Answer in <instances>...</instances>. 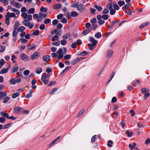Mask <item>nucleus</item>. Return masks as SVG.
<instances>
[{
    "instance_id": "obj_1",
    "label": "nucleus",
    "mask_w": 150,
    "mask_h": 150,
    "mask_svg": "<svg viewBox=\"0 0 150 150\" xmlns=\"http://www.w3.org/2000/svg\"><path fill=\"white\" fill-rule=\"evenodd\" d=\"M49 74H43L42 75L41 80L44 82L45 85L47 84L49 81V79L46 80V79L49 78Z\"/></svg>"
},
{
    "instance_id": "obj_2",
    "label": "nucleus",
    "mask_w": 150,
    "mask_h": 150,
    "mask_svg": "<svg viewBox=\"0 0 150 150\" xmlns=\"http://www.w3.org/2000/svg\"><path fill=\"white\" fill-rule=\"evenodd\" d=\"M76 8L77 10L79 11L80 12H83L85 10L84 5H83L82 4H78Z\"/></svg>"
},
{
    "instance_id": "obj_3",
    "label": "nucleus",
    "mask_w": 150,
    "mask_h": 150,
    "mask_svg": "<svg viewBox=\"0 0 150 150\" xmlns=\"http://www.w3.org/2000/svg\"><path fill=\"white\" fill-rule=\"evenodd\" d=\"M97 19L98 20V23L100 25H101L105 23V21L102 19V16L100 15H98L97 16Z\"/></svg>"
},
{
    "instance_id": "obj_4",
    "label": "nucleus",
    "mask_w": 150,
    "mask_h": 150,
    "mask_svg": "<svg viewBox=\"0 0 150 150\" xmlns=\"http://www.w3.org/2000/svg\"><path fill=\"white\" fill-rule=\"evenodd\" d=\"M10 13L8 12L5 16L6 19L5 20V23L7 25H9L10 24L9 17Z\"/></svg>"
},
{
    "instance_id": "obj_5",
    "label": "nucleus",
    "mask_w": 150,
    "mask_h": 150,
    "mask_svg": "<svg viewBox=\"0 0 150 150\" xmlns=\"http://www.w3.org/2000/svg\"><path fill=\"white\" fill-rule=\"evenodd\" d=\"M47 17V15L45 14L42 13H39V17L38 21L40 22L41 21L43 18H46Z\"/></svg>"
},
{
    "instance_id": "obj_6",
    "label": "nucleus",
    "mask_w": 150,
    "mask_h": 150,
    "mask_svg": "<svg viewBox=\"0 0 150 150\" xmlns=\"http://www.w3.org/2000/svg\"><path fill=\"white\" fill-rule=\"evenodd\" d=\"M20 57L21 59L24 61H27L29 59L28 57L25 54H21Z\"/></svg>"
},
{
    "instance_id": "obj_7",
    "label": "nucleus",
    "mask_w": 150,
    "mask_h": 150,
    "mask_svg": "<svg viewBox=\"0 0 150 150\" xmlns=\"http://www.w3.org/2000/svg\"><path fill=\"white\" fill-rule=\"evenodd\" d=\"M39 53L38 52H35L32 54L31 56V58L33 60H34L37 58Z\"/></svg>"
},
{
    "instance_id": "obj_8",
    "label": "nucleus",
    "mask_w": 150,
    "mask_h": 150,
    "mask_svg": "<svg viewBox=\"0 0 150 150\" xmlns=\"http://www.w3.org/2000/svg\"><path fill=\"white\" fill-rule=\"evenodd\" d=\"M90 42L93 44L94 45H96L98 43L97 41L96 40L92 37H90L89 38Z\"/></svg>"
},
{
    "instance_id": "obj_9",
    "label": "nucleus",
    "mask_w": 150,
    "mask_h": 150,
    "mask_svg": "<svg viewBox=\"0 0 150 150\" xmlns=\"http://www.w3.org/2000/svg\"><path fill=\"white\" fill-rule=\"evenodd\" d=\"M71 36V34L70 33H68L62 36V38L66 40Z\"/></svg>"
},
{
    "instance_id": "obj_10",
    "label": "nucleus",
    "mask_w": 150,
    "mask_h": 150,
    "mask_svg": "<svg viewBox=\"0 0 150 150\" xmlns=\"http://www.w3.org/2000/svg\"><path fill=\"white\" fill-rule=\"evenodd\" d=\"M113 53V51L112 50H108L107 52V57L108 59L111 58Z\"/></svg>"
},
{
    "instance_id": "obj_11",
    "label": "nucleus",
    "mask_w": 150,
    "mask_h": 150,
    "mask_svg": "<svg viewBox=\"0 0 150 150\" xmlns=\"http://www.w3.org/2000/svg\"><path fill=\"white\" fill-rule=\"evenodd\" d=\"M6 96V92L4 91L0 92V99L2 100Z\"/></svg>"
},
{
    "instance_id": "obj_12",
    "label": "nucleus",
    "mask_w": 150,
    "mask_h": 150,
    "mask_svg": "<svg viewBox=\"0 0 150 150\" xmlns=\"http://www.w3.org/2000/svg\"><path fill=\"white\" fill-rule=\"evenodd\" d=\"M43 60L45 62L49 61L50 60V56L48 55L44 56L43 57Z\"/></svg>"
},
{
    "instance_id": "obj_13",
    "label": "nucleus",
    "mask_w": 150,
    "mask_h": 150,
    "mask_svg": "<svg viewBox=\"0 0 150 150\" xmlns=\"http://www.w3.org/2000/svg\"><path fill=\"white\" fill-rule=\"evenodd\" d=\"M18 69V66H14L12 67L11 69V71L13 73L16 72Z\"/></svg>"
},
{
    "instance_id": "obj_14",
    "label": "nucleus",
    "mask_w": 150,
    "mask_h": 150,
    "mask_svg": "<svg viewBox=\"0 0 150 150\" xmlns=\"http://www.w3.org/2000/svg\"><path fill=\"white\" fill-rule=\"evenodd\" d=\"M23 108L19 107L17 106L14 109V112L15 113L20 111L22 110Z\"/></svg>"
},
{
    "instance_id": "obj_15",
    "label": "nucleus",
    "mask_w": 150,
    "mask_h": 150,
    "mask_svg": "<svg viewBox=\"0 0 150 150\" xmlns=\"http://www.w3.org/2000/svg\"><path fill=\"white\" fill-rule=\"evenodd\" d=\"M113 2L110 3L108 4L107 5V8L109 9L110 10L112 9L113 8Z\"/></svg>"
},
{
    "instance_id": "obj_16",
    "label": "nucleus",
    "mask_w": 150,
    "mask_h": 150,
    "mask_svg": "<svg viewBox=\"0 0 150 150\" xmlns=\"http://www.w3.org/2000/svg\"><path fill=\"white\" fill-rule=\"evenodd\" d=\"M98 26L96 23L91 24V29L93 30H95L97 28Z\"/></svg>"
},
{
    "instance_id": "obj_17",
    "label": "nucleus",
    "mask_w": 150,
    "mask_h": 150,
    "mask_svg": "<svg viewBox=\"0 0 150 150\" xmlns=\"http://www.w3.org/2000/svg\"><path fill=\"white\" fill-rule=\"evenodd\" d=\"M0 114L1 115L4 116L7 118L8 117V113L5 112L4 111L1 112Z\"/></svg>"
},
{
    "instance_id": "obj_18",
    "label": "nucleus",
    "mask_w": 150,
    "mask_h": 150,
    "mask_svg": "<svg viewBox=\"0 0 150 150\" xmlns=\"http://www.w3.org/2000/svg\"><path fill=\"white\" fill-rule=\"evenodd\" d=\"M118 22V21H113L112 22V23H111L110 24V25L109 26H108V27L111 29L113 25H114L115 23Z\"/></svg>"
},
{
    "instance_id": "obj_19",
    "label": "nucleus",
    "mask_w": 150,
    "mask_h": 150,
    "mask_svg": "<svg viewBox=\"0 0 150 150\" xmlns=\"http://www.w3.org/2000/svg\"><path fill=\"white\" fill-rule=\"evenodd\" d=\"M8 69L7 68H4L2 69L0 71L1 74H4L7 73L8 71Z\"/></svg>"
},
{
    "instance_id": "obj_20",
    "label": "nucleus",
    "mask_w": 150,
    "mask_h": 150,
    "mask_svg": "<svg viewBox=\"0 0 150 150\" xmlns=\"http://www.w3.org/2000/svg\"><path fill=\"white\" fill-rule=\"evenodd\" d=\"M136 143H133L132 144H130L129 145V147L130 148V149L131 150H132L135 148V147L136 146Z\"/></svg>"
},
{
    "instance_id": "obj_21",
    "label": "nucleus",
    "mask_w": 150,
    "mask_h": 150,
    "mask_svg": "<svg viewBox=\"0 0 150 150\" xmlns=\"http://www.w3.org/2000/svg\"><path fill=\"white\" fill-rule=\"evenodd\" d=\"M30 22L27 20H24L22 22L23 24L25 26L28 25L30 24Z\"/></svg>"
},
{
    "instance_id": "obj_22",
    "label": "nucleus",
    "mask_w": 150,
    "mask_h": 150,
    "mask_svg": "<svg viewBox=\"0 0 150 150\" xmlns=\"http://www.w3.org/2000/svg\"><path fill=\"white\" fill-rule=\"evenodd\" d=\"M149 90L148 88H142L141 90V92L143 93H148Z\"/></svg>"
},
{
    "instance_id": "obj_23",
    "label": "nucleus",
    "mask_w": 150,
    "mask_h": 150,
    "mask_svg": "<svg viewBox=\"0 0 150 150\" xmlns=\"http://www.w3.org/2000/svg\"><path fill=\"white\" fill-rule=\"evenodd\" d=\"M42 69L40 67H38L36 69L35 72L38 74H40L41 72H42Z\"/></svg>"
},
{
    "instance_id": "obj_24",
    "label": "nucleus",
    "mask_w": 150,
    "mask_h": 150,
    "mask_svg": "<svg viewBox=\"0 0 150 150\" xmlns=\"http://www.w3.org/2000/svg\"><path fill=\"white\" fill-rule=\"evenodd\" d=\"M91 30L90 29L86 30L83 32L82 34L83 35H86L88 33L90 32V31Z\"/></svg>"
},
{
    "instance_id": "obj_25",
    "label": "nucleus",
    "mask_w": 150,
    "mask_h": 150,
    "mask_svg": "<svg viewBox=\"0 0 150 150\" xmlns=\"http://www.w3.org/2000/svg\"><path fill=\"white\" fill-rule=\"evenodd\" d=\"M113 7L116 10L118 9L119 6L117 4H116V3L115 2H113Z\"/></svg>"
},
{
    "instance_id": "obj_26",
    "label": "nucleus",
    "mask_w": 150,
    "mask_h": 150,
    "mask_svg": "<svg viewBox=\"0 0 150 150\" xmlns=\"http://www.w3.org/2000/svg\"><path fill=\"white\" fill-rule=\"evenodd\" d=\"M94 7L96 9L98 10L99 11H101L102 9V8L100 6H98L96 4L94 5Z\"/></svg>"
},
{
    "instance_id": "obj_27",
    "label": "nucleus",
    "mask_w": 150,
    "mask_h": 150,
    "mask_svg": "<svg viewBox=\"0 0 150 150\" xmlns=\"http://www.w3.org/2000/svg\"><path fill=\"white\" fill-rule=\"evenodd\" d=\"M71 16L72 17L77 16L78 15V13L75 11H73L71 13Z\"/></svg>"
},
{
    "instance_id": "obj_28",
    "label": "nucleus",
    "mask_w": 150,
    "mask_h": 150,
    "mask_svg": "<svg viewBox=\"0 0 150 150\" xmlns=\"http://www.w3.org/2000/svg\"><path fill=\"white\" fill-rule=\"evenodd\" d=\"M67 41L66 40L63 39L61 40L60 43L61 45L64 46L66 45L67 43Z\"/></svg>"
},
{
    "instance_id": "obj_29",
    "label": "nucleus",
    "mask_w": 150,
    "mask_h": 150,
    "mask_svg": "<svg viewBox=\"0 0 150 150\" xmlns=\"http://www.w3.org/2000/svg\"><path fill=\"white\" fill-rule=\"evenodd\" d=\"M25 30V28L23 26H21L18 29L19 32H22Z\"/></svg>"
},
{
    "instance_id": "obj_30",
    "label": "nucleus",
    "mask_w": 150,
    "mask_h": 150,
    "mask_svg": "<svg viewBox=\"0 0 150 150\" xmlns=\"http://www.w3.org/2000/svg\"><path fill=\"white\" fill-rule=\"evenodd\" d=\"M149 24V23L148 22H146L145 23H143L142 25H140L139 27V28L140 29H142L143 28L147 26Z\"/></svg>"
},
{
    "instance_id": "obj_31",
    "label": "nucleus",
    "mask_w": 150,
    "mask_h": 150,
    "mask_svg": "<svg viewBox=\"0 0 150 150\" xmlns=\"http://www.w3.org/2000/svg\"><path fill=\"white\" fill-rule=\"evenodd\" d=\"M35 11V10L34 8H30L27 12L29 13L32 14L34 13Z\"/></svg>"
},
{
    "instance_id": "obj_32",
    "label": "nucleus",
    "mask_w": 150,
    "mask_h": 150,
    "mask_svg": "<svg viewBox=\"0 0 150 150\" xmlns=\"http://www.w3.org/2000/svg\"><path fill=\"white\" fill-rule=\"evenodd\" d=\"M9 82L11 84H14L16 83V80L13 78L10 79Z\"/></svg>"
},
{
    "instance_id": "obj_33",
    "label": "nucleus",
    "mask_w": 150,
    "mask_h": 150,
    "mask_svg": "<svg viewBox=\"0 0 150 150\" xmlns=\"http://www.w3.org/2000/svg\"><path fill=\"white\" fill-rule=\"evenodd\" d=\"M95 36L97 38H100L101 37V34L100 33L98 32L95 34Z\"/></svg>"
},
{
    "instance_id": "obj_34",
    "label": "nucleus",
    "mask_w": 150,
    "mask_h": 150,
    "mask_svg": "<svg viewBox=\"0 0 150 150\" xmlns=\"http://www.w3.org/2000/svg\"><path fill=\"white\" fill-rule=\"evenodd\" d=\"M20 40L21 42L23 44H26V43L28 42V40L23 38H21L20 39Z\"/></svg>"
},
{
    "instance_id": "obj_35",
    "label": "nucleus",
    "mask_w": 150,
    "mask_h": 150,
    "mask_svg": "<svg viewBox=\"0 0 150 150\" xmlns=\"http://www.w3.org/2000/svg\"><path fill=\"white\" fill-rule=\"evenodd\" d=\"M16 28L14 29V30L13 32V36L14 37H15L16 36V35L18 33V32L16 30Z\"/></svg>"
},
{
    "instance_id": "obj_36",
    "label": "nucleus",
    "mask_w": 150,
    "mask_h": 150,
    "mask_svg": "<svg viewBox=\"0 0 150 150\" xmlns=\"http://www.w3.org/2000/svg\"><path fill=\"white\" fill-rule=\"evenodd\" d=\"M126 133L129 137H131L133 134V132H129V131L128 130L126 131Z\"/></svg>"
},
{
    "instance_id": "obj_37",
    "label": "nucleus",
    "mask_w": 150,
    "mask_h": 150,
    "mask_svg": "<svg viewBox=\"0 0 150 150\" xmlns=\"http://www.w3.org/2000/svg\"><path fill=\"white\" fill-rule=\"evenodd\" d=\"M130 6V5L129 4H127L125 5L124 6L122 7V9L123 10H125L127 9Z\"/></svg>"
},
{
    "instance_id": "obj_38",
    "label": "nucleus",
    "mask_w": 150,
    "mask_h": 150,
    "mask_svg": "<svg viewBox=\"0 0 150 150\" xmlns=\"http://www.w3.org/2000/svg\"><path fill=\"white\" fill-rule=\"evenodd\" d=\"M71 55L70 54H67L64 56V58L65 60H68L70 59Z\"/></svg>"
},
{
    "instance_id": "obj_39",
    "label": "nucleus",
    "mask_w": 150,
    "mask_h": 150,
    "mask_svg": "<svg viewBox=\"0 0 150 150\" xmlns=\"http://www.w3.org/2000/svg\"><path fill=\"white\" fill-rule=\"evenodd\" d=\"M96 136V135H94L91 138V141L92 142H95L97 140Z\"/></svg>"
},
{
    "instance_id": "obj_40",
    "label": "nucleus",
    "mask_w": 150,
    "mask_h": 150,
    "mask_svg": "<svg viewBox=\"0 0 150 150\" xmlns=\"http://www.w3.org/2000/svg\"><path fill=\"white\" fill-rule=\"evenodd\" d=\"M16 74H17V76H18L21 77V78H23V76L22 75V73L21 72H18L16 73Z\"/></svg>"
},
{
    "instance_id": "obj_41",
    "label": "nucleus",
    "mask_w": 150,
    "mask_h": 150,
    "mask_svg": "<svg viewBox=\"0 0 150 150\" xmlns=\"http://www.w3.org/2000/svg\"><path fill=\"white\" fill-rule=\"evenodd\" d=\"M115 10H116L113 9L110 10V14L111 15H113L116 12Z\"/></svg>"
},
{
    "instance_id": "obj_42",
    "label": "nucleus",
    "mask_w": 150,
    "mask_h": 150,
    "mask_svg": "<svg viewBox=\"0 0 150 150\" xmlns=\"http://www.w3.org/2000/svg\"><path fill=\"white\" fill-rule=\"evenodd\" d=\"M88 54V52L86 51H84L80 53V55L82 56H84L87 55V54Z\"/></svg>"
},
{
    "instance_id": "obj_43",
    "label": "nucleus",
    "mask_w": 150,
    "mask_h": 150,
    "mask_svg": "<svg viewBox=\"0 0 150 150\" xmlns=\"http://www.w3.org/2000/svg\"><path fill=\"white\" fill-rule=\"evenodd\" d=\"M51 22V20L49 18H47L45 20L44 23L45 24H47L50 23Z\"/></svg>"
},
{
    "instance_id": "obj_44",
    "label": "nucleus",
    "mask_w": 150,
    "mask_h": 150,
    "mask_svg": "<svg viewBox=\"0 0 150 150\" xmlns=\"http://www.w3.org/2000/svg\"><path fill=\"white\" fill-rule=\"evenodd\" d=\"M39 34V30H36L33 33V35L36 36L38 35Z\"/></svg>"
},
{
    "instance_id": "obj_45",
    "label": "nucleus",
    "mask_w": 150,
    "mask_h": 150,
    "mask_svg": "<svg viewBox=\"0 0 150 150\" xmlns=\"http://www.w3.org/2000/svg\"><path fill=\"white\" fill-rule=\"evenodd\" d=\"M40 11L42 12H46L47 11V9L43 7H41L40 9Z\"/></svg>"
},
{
    "instance_id": "obj_46",
    "label": "nucleus",
    "mask_w": 150,
    "mask_h": 150,
    "mask_svg": "<svg viewBox=\"0 0 150 150\" xmlns=\"http://www.w3.org/2000/svg\"><path fill=\"white\" fill-rule=\"evenodd\" d=\"M58 89V88H55L52 89L50 93V94H53Z\"/></svg>"
},
{
    "instance_id": "obj_47",
    "label": "nucleus",
    "mask_w": 150,
    "mask_h": 150,
    "mask_svg": "<svg viewBox=\"0 0 150 150\" xmlns=\"http://www.w3.org/2000/svg\"><path fill=\"white\" fill-rule=\"evenodd\" d=\"M5 49V47H3L2 46L0 45V52H3Z\"/></svg>"
},
{
    "instance_id": "obj_48",
    "label": "nucleus",
    "mask_w": 150,
    "mask_h": 150,
    "mask_svg": "<svg viewBox=\"0 0 150 150\" xmlns=\"http://www.w3.org/2000/svg\"><path fill=\"white\" fill-rule=\"evenodd\" d=\"M65 16L66 17L67 19H69L71 17V15L69 14V12H68L65 14Z\"/></svg>"
},
{
    "instance_id": "obj_49",
    "label": "nucleus",
    "mask_w": 150,
    "mask_h": 150,
    "mask_svg": "<svg viewBox=\"0 0 150 150\" xmlns=\"http://www.w3.org/2000/svg\"><path fill=\"white\" fill-rule=\"evenodd\" d=\"M19 95V94L18 93H14L12 95V97L13 98H15L18 97Z\"/></svg>"
},
{
    "instance_id": "obj_50",
    "label": "nucleus",
    "mask_w": 150,
    "mask_h": 150,
    "mask_svg": "<svg viewBox=\"0 0 150 150\" xmlns=\"http://www.w3.org/2000/svg\"><path fill=\"white\" fill-rule=\"evenodd\" d=\"M59 38V37L57 35H55L54 37L52 39V41H54L55 40H57Z\"/></svg>"
},
{
    "instance_id": "obj_51",
    "label": "nucleus",
    "mask_w": 150,
    "mask_h": 150,
    "mask_svg": "<svg viewBox=\"0 0 150 150\" xmlns=\"http://www.w3.org/2000/svg\"><path fill=\"white\" fill-rule=\"evenodd\" d=\"M56 82L55 81H51L49 83V84L48 85V86H53V85L56 84Z\"/></svg>"
},
{
    "instance_id": "obj_52",
    "label": "nucleus",
    "mask_w": 150,
    "mask_h": 150,
    "mask_svg": "<svg viewBox=\"0 0 150 150\" xmlns=\"http://www.w3.org/2000/svg\"><path fill=\"white\" fill-rule=\"evenodd\" d=\"M11 124H11V123H9L7 124L4 125V129H7V128H8L10 126H11Z\"/></svg>"
},
{
    "instance_id": "obj_53",
    "label": "nucleus",
    "mask_w": 150,
    "mask_h": 150,
    "mask_svg": "<svg viewBox=\"0 0 150 150\" xmlns=\"http://www.w3.org/2000/svg\"><path fill=\"white\" fill-rule=\"evenodd\" d=\"M118 4L120 6H121L125 4V2L124 1H119L118 2Z\"/></svg>"
},
{
    "instance_id": "obj_54",
    "label": "nucleus",
    "mask_w": 150,
    "mask_h": 150,
    "mask_svg": "<svg viewBox=\"0 0 150 150\" xmlns=\"http://www.w3.org/2000/svg\"><path fill=\"white\" fill-rule=\"evenodd\" d=\"M10 99V98L9 97H6L4 100L3 103H6Z\"/></svg>"
},
{
    "instance_id": "obj_55",
    "label": "nucleus",
    "mask_w": 150,
    "mask_h": 150,
    "mask_svg": "<svg viewBox=\"0 0 150 150\" xmlns=\"http://www.w3.org/2000/svg\"><path fill=\"white\" fill-rule=\"evenodd\" d=\"M108 18V15H103L102 16V18L105 20H107Z\"/></svg>"
},
{
    "instance_id": "obj_56",
    "label": "nucleus",
    "mask_w": 150,
    "mask_h": 150,
    "mask_svg": "<svg viewBox=\"0 0 150 150\" xmlns=\"http://www.w3.org/2000/svg\"><path fill=\"white\" fill-rule=\"evenodd\" d=\"M36 46L35 45L33 44H32L29 48V49L30 50H33L35 48Z\"/></svg>"
},
{
    "instance_id": "obj_57",
    "label": "nucleus",
    "mask_w": 150,
    "mask_h": 150,
    "mask_svg": "<svg viewBox=\"0 0 150 150\" xmlns=\"http://www.w3.org/2000/svg\"><path fill=\"white\" fill-rule=\"evenodd\" d=\"M95 45H93V44H88V47L91 50H92L93 49V47Z\"/></svg>"
},
{
    "instance_id": "obj_58",
    "label": "nucleus",
    "mask_w": 150,
    "mask_h": 150,
    "mask_svg": "<svg viewBox=\"0 0 150 150\" xmlns=\"http://www.w3.org/2000/svg\"><path fill=\"white\" fill-rule=\"evenodd\" d=\"M84 111L85 110L84 109H82L78 114L77 116L79 117L84 112Z\"/></svg>"
},
{
    "instance_id": "obj_59",
    "label": "nucleus",
    "mask_w": 150,
    "mask_h": 150,
    "mask_svg": "<svg viewBox=\"0 0 150 150\" xmlns=\"http://www.w3.org/2000/svg\"><path fill=\"white\" fill-rule=\"evenodd\" d=\"M97 22L96 19L95 18H93L91 21V24L96 23Z\"/></svg>"
},
{
    "instance_id": "obj_60",
    "label": "nucleus",
    "mask_w": 150,
    "mask_h": 150,
    "mask_svg": "<svg viewBox=\"0 0 150 150\" xmlns=\"http://www.w3.org/2000/svg\"><path fill=\"white\" fill-rule=\"evenodd\" d=\"M150 95V94L149 93H145L144 97V99H146L147 97H149Z\"/></svg>"
},
{
    "instance_id": "obj_61",
    "label": "nucleus",
    "mask_w": 150,
    "mask_h": 150,
    "mask_svg": "<svg viewBox=\"0 0 150 150\" xmlns=\"http://www.w3.org/2000/svg\"><path fill=\"white\" fill-rule=\"evenodd\" d=\"M59 22V21L58 20L55 19L53 21H52V24L53 25H56Z\"/></svg>"
},
{
    "instance_id": "obj_62",
    "label": "nucleus",
    "mask_w": 150,
    "mask_h": 150,
    "mask_svg": "<svg viewBox=\"0 0 150 150\" xmlns=\"http://www.w3.org/2000/svg\"><path fill=\"white\" fill-rule=\"evenodd\" d=\"M63 14L61 13L57 16V18L58 19H60L63 17Z\"/></svg>"
},
{
    "instance_id": "obj_63",
    "label": "nucleus",
    "mask_w": 150,
    "mask_h": 150,
    "mask_svg": "<svg viewBox=\"0 0 150 150\" xmlns=\"http://www.w3.org/2000/svg\"><path fill=\"white\" fill-rule=\"evenodd\" d=\"M112 142L111 140H109L108 141V143L107 145L108 146L110 147H111L112 146Z\"/></svg>"
},
{
    "instance_id": "obj_64",
    "label": "nucleus",
    "mask_w": 150,
    "mask_h": 150,
    "mask_svg": "<svg viewBox=\"0 0 150 150\" xmlns=\"http://www.w3.org/2000/svg\"><path fill=\"white\" fill-rule=\"evenodd\" d=\"M5 120V118L3 117H2L0 118V122L1 123L4 122Z\"/></svg>"
}]
</instances>
